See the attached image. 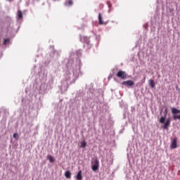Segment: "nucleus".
Returning a JSON list of instances; mask_svg holds the SVG:
<instances>
[{
  "instance_id": "1",
  "label": "nucleus",
  "mask_w": 180,
  "mask_h": 180,
  "mask_svg": "<svg viewBox=\"0 0 180 180\" xmlns=\"http://www.w3.org/2000/svg\"><path fill=\"white\" fill-rule=\"evenodd\" d=\"M91 168L93 171H98L99 169V160L98 159H94L92 162Z\"/></svg>"
},
{
  "instance_id": "2",
  "label": "nucleus",
  "mask_w": 180,
  "mask_h": 180,
  "mask_svg": "<svg viewBox=\"0 0 180 180\" xmlns=\"http://www.w3.org/2000/svg\"><path fill=\"white\" fill-rule=\"evenodd\" d=\"M117 77L121 79H124L127 77V74H126V72L124 71L120 70L117 73Z\"/></svg>"
},
{
  "instance_id": "3",
  "label": "nucleus",
  "mask_w": 180,
  "mask_h": 180,
  "mask_svg": "<svg viewBox=\"0 0 180 180\" xmlns=\"http://www.w3.org/2000/svg\"><path fill=\"white\" fill-rule=\"evenodd\" d=\"M167 115H168V108L165 109V115L160 117V123H165V119H167Z\"/></svg>"
},
{
  "instance_id": "4",
  "label": "nucleus",
  "mask_w": 180,
  "mask_h": 180,
  "mask_svg": "<svg viewBox=\"0 0 180 180\" xmlns=\"http://www.w3.org/2000/svg\"><path fill=\"white\" fill-rule=\"evenodd\" d=\"M170 125H171V120L169 118H168L166 120L165 123L164 124L163 129L164 130H168Z\"/></svg>"
},
{
  "instance_id": "5",
  "label": "nucleus",
  "mask_w": 180,
  "mask_h": 180,
  "mask_svg": "<svg viewBox=\"0 0 180 180\" xmlns=\"http://www.w3.org/2000/svg\"><path fill=\"white\" fill-rule=\"evenodd\" d=\"M122 85H124L125 86H133L134 85V82L131 80H128L122 82Z\"/></svg>"
},
{
  "instance_id": "6",
  "label": "nucleus",
  "mask_w": 180,
  "mask_h": 180,
  "mask_svg": "<svg viewBox=\"0 0 180 180\" xmlns=\"http://www.w3.org/2000/svg\"><path fill=\"white\" fill-rule=\"evenodd\" d=\"M178 139L174 138L172 141V144H171V148H176L177 146H176V141H177Z\"/></svg>"
},
{
  "instance_id": "7",
  "label": "nucleus",
  "mask_w": 180,
  "mask_h": 180,
  "mask_svg": "<svg viewBox=\"0 0 180 180\" xmlns=\"http://www.w3.org/2000/svg\"><path fill=\"white\" fill-rule=\"evenodd\" d=\"M103 18L102 17V14L101 13H98V23L99 25H105V22L103 20Z\"/></svg>"
},
{
  "instance_id": "8",
  "label": "nucleus",
  "mask_w": 180,
  "mask_h": 180,
  "mask_svg": "<svg viewBox=\"0 0 180 180\" xmlns=\"http://www.w3.org/2000/svg\"><path fill=\"white\" fill-rule=\"evenodd\" d=\"M77 180H82V171L79 170L76 176Z\"/></svg>"
},
{
  "instance_id": "9",
  "label": "nucleus",
  "mask_w": 180,
  "mask_h": 180,
  "mask_svg": "<svg viewBox=\"0 0 180 180\" xmlns=\"http://www.w3.org/2000/svg\"><path fill=\"white\" fill-rule=\"evenodd\" d=\"M172 113L173 115H176L177 113H180V110H178L176 108H172Z\"/></svg>"
},
{
  "instance_id": "10",
  "label": "nucleus",
  "mask_w": 180,
  "mask_h": 180,
  "mask_svg": "<svg viewBox=\"0 0 180 180\" xmlns=\"http://www.w3.org/2000/svg\"><path fill=\"white\" fill-rule=\"evenodd\" d=\"M18 18V19H22L23 18V13H22V11L19 10L17 12Z\"/></svg>"
},
{
  "instance_id": "11",
  "label": "nucleus",
  "mask_w": 180,
  "mask_h": 180,
  "mask_svg": "<svg viewBox=\"0 0 180 180\" xmlns=\"http://www.w3.org/2000/svg\"><path fill=\"white\" fill-rule=\"evenodd\" d=\"M65 178H67L68 179H70V178H71V172H70L69 170L66 171L65 172Z\"/></svg>"
},
{
  "instance_id": "12",
  "label": "nucleus",
  "mask_w": 180,
  "mask_h": 180,
  "mask_svg": "<svg viewBox=\"0 0 180 180\" xmlns=\"http://www.w3.org/2000/svg\"><path fill=\"white\" fill-rule=\"evenodd\" d=\"M149 85H150V88H154L155 86V82H154V80L150 79Z\"/></svg>"
},
{
  "instance_id": "13",
  "label": "nucleus",
  "mask_w": 180,
  "mask_h": 180,
  "mask_svg": "<svg viewBox=\"0 0 180 180\" xmlns=\"http://www.w3.org/2000/svg\"><path fill=\"white\" fill-rule=\"evenodd\" d=\"M48 160H49L50 162H54V161H56L54 158L51 155L48 156Z\"/></svg>"
},
{
  "instance_id": "14",
  "label": "nucleus",
  "mask_w": 180,
  "mask_h": 180,
  "mask_svg": "<svg viewBox=\"0 0 180 180\" xmlns=\"http://www.w3.org/2000/svg\"><path fill=\"white\" fill-rule=\"evenodd\" d=\"M81 147H82L83 148H85L86 147V142L85 141L81 142Z\"/></svg>"
},
{
  "instance_id": "15",
  "label": "nucleus",
  "mask_w": 180,
  "mask_h": 180,
  "mask_svg": "<svg viewBox=\"0 0 180 180\" xmlns=\"http://www.w3.org/2000/svg\"><path fill=\"white\" fill-rule=\"evenodd\" d=\"M173 119L174 120H176V119H178L179 120H180V115H174L173 116Z\"/></svg>"
},
{
  "instance_id": "16",
  "label": "nucleus",
  "mask_w": 180,
  "mask_h": 180,
  "mask_svg": "<svg viewBox=\"0 0 180 180\" xmlns=\"http://www.w3.org/2000/svg\"><path fill=\"white\" fill-rule=\"evenodd\" d=\"M6 43H9V39H4V44H6Z\"/></svg>"
},
{
  "instance_id": "17",
  "label": "nucleus",
  "mask_w": 180,
  "mask_h": 180,
  "mask_svg": "<svg viewBox=\"0 0 180 180\" xmlns=\"http://www.w3.org/2000/svg\"><path fill=\"white\" fill-rule=\"evenodd\" d=\"M13 139H18V134L17 133L13 134Z\"/></svg>"
},
{
  "instance_id": "18",
  "label": "nucleus",
  "mask_w": 180,
  "mask_h": 180,
  "mask_svg": "<svg viewBox=\"0 0 180 180\" xmlns=\"http://www.w3.org/2000/svg\"><path fill=\"white\" fill-rule=\"evenodd\" d=\"M68 5L70 6L72 5V0H70L68 1Z\"/></svg>"
},
{
  "instance_id": "19",
  "label": "nucleus",
  "mask_w": 180,
  "mask_h": 180,
  "mask_svg": "<svg viewBox=\"0 0 180 180\" xmlns=\"http://www.w3.org/2000/svg\"><path fill=\"white\" fill-rule=\"evenodd\" d=\"M7 1H9V2H12V1H13V0H7Z\"/></svg>"
}]
</instances>
